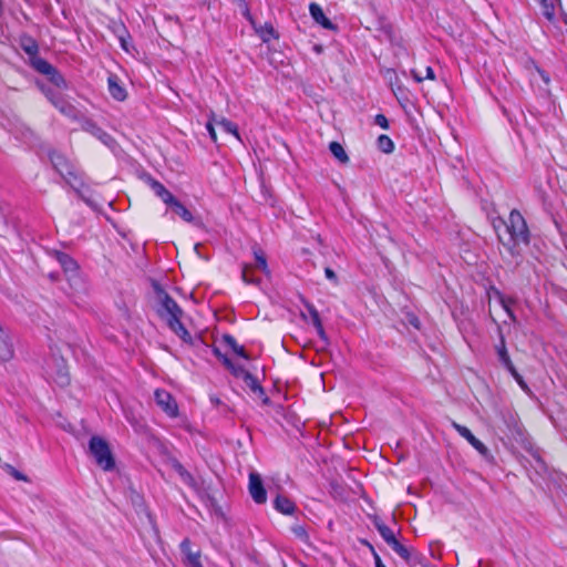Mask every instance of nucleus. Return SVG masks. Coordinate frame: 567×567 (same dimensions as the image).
<instances>
[{"label": "nucleus", "instance_id": "f257e3e1", "mask_svg": "<svg viewBox=\"0 0 567 567\" xmlns=\"http://www.w3.org/2000/svg\"><path fill=\"white\" fill-rule=\"evenodd\" d=\"M493 226L499 243L512 256L519 254L520 248L529 244L526 221L516 209L509 213L507 219H495Z\"/></svg>", "mask_w": 567, "mask_h": 567}, {"label": "nucleus", "instance_id": "f03ea898", "mask_svg": "<svg viewBox=\"0 0 567 567\" xmlns=\"http://www.w3.org/2000/svg\"><path fill=\"white\" fill-rule=\"evenodd\" d=\"M19 45L29 56V65L47 79L56 87L65 89L66 81L61 72L47 60L39 56V44L37 40L28 33H22L19 38Z\"/></svg>", "mask_w": 567, "mask_h": 567}, {"label": "nucleus", "instance_id": "7ed1b4c3", "mask_svg": "<svg viewBox=\"0 0 567 567\" xmlns=\"http://www.w3.org/2000/svg\"><path fill=\"white\" fill-rule=\"evenodd\" d=\"M157 298L159 307L157 313L162 319H165L168 327L184 341L192 340L190 333L181 322L183 310L177 302L163 289H157Z\"/></svg>", "mask_w": 567, "mask_h": 567}, {"label": "nucleus", "instance_id": "20e7f679", "mask_svg": "<svg viewBox=\"0 0 567 567\" xmlns=\"http://www.w3.org/2000/svg\"><path fill=\"white\" fill-rule=\"evenodd\" d=\"M48 157L54 168V171L70 185L73 189L78 190L84 186L82 174L73 162H71L61 152L50 148L48 151Z\"/></svg>", "mask_w": 567, "mask_h": 567}, {"label": "nucleus", "instance_id": "39448f33", "mask_svg": "<svg viewBox=\"0 0 567 567\" xmlns=\"http://www.w3.org/2000/svg\"><path fill=\"white\" fill-rule=\"evenodd\" d=\"M189 343L193 346L194 351L197 352H207L210 349L213 354H247L245 348L239 346L236 339L228 333L216 338L213 344H209L202 337L192 338Z\"/></svg>", "mask_w": 567, "mask_h": 567}, {"label": "nucleus", "instance_id": "423d86ee", "mask_svg": "<svg viewBox=\"0 0 567 567\" xmlns=\"http://www.w3.org/2000/svg\"><path fill=\"white\" fill-rule=\"evenodd\" d=\"M89 453L94 458L96 465L105 472L115 468L116 462L109 442L99 435H93L89 440Z\"/></svg>", "mask_w": 567, "mask_h": 567}, {"label": "nucleus", "instance_id": "0eeeda50", "mask_svg": "<svg viewBox=\"0 0 567 567\" xmlns=\"http://www.w3.org/2000/svg\"><path fill=\"white\" fill-rule=\"evenodd\" d=\"M373 526L383 540L406 563L411 560V553L395 536L394 532L378 516L372 518Z\"/></svg>", "mask_w": 567, "mask_h": 567}, {"label": "nucleus", "instance_id": "6e6552de", "mask_svg": "<svg viewBox=\"0 0 567 567\" xmlns=\"http://www.w3.org/2000/svg\"><path fill=\"white\" fill-rule=\"evenodd\" d=\"M223 365L237 379H241L251 392L260 386V381L243 364L235 362L231 357H217Z\"/></svg>", "mask_w": 567, "mask_h": 567}, {"label": "nucleus", "instance_id": "1a4fd4ad", "mask_svg": "<svg viewBox=\"0 0 567 567\" xmlns=\"http://www.w3.org/2000/svg\"><path fill=\"white\" fill-rule=\"evenodd\" d=\"M51 362H47L51 371H48L53 381L61 388L70 384L69 368L64 357H49Z\"/></svg>", "mask_w": 567, "mask_h": 567}, {"label": "nucleus", "instance_id": "9d476101", "mask_svg": "<svg viewBox=\"0 0 567 567\" xmlns=\"http://www.w3.org/2000/svg\"><path fill=\"white\" fill-rule=\"evenodd\" d=\"M156 404L171 417L178 414V406L174 396L164 389H157L154 392Z\"/></svg>", "mask_w": 567, "mask_h": 567}, {"label": "nucleus", "instance_id": "9b49d317", "mask_svg": "<svg viewBox=\"0 0 567 567\" xmlns=\"http://www.w3.org/2000/svg\"><path fill=\"white\" fill-rule=\"evenodd\" d=\"M248 489L251 498L256 504H264L267 501V491L264 486V481L257 472L249 474Z\"/></svg>", "mask_w": 567, "mask_h": 567}, {"label": "nucleus", "instance_id": "f8f14e48", "mask_svg": "<svg viewBox=\"0 0 567 567\" xmlns=\"http://www.w3.org/2000/svg\"><path fill=\"white\" fill-rule=\"evenodd\" d=\"M181 554L183 555L184 563L188 567H204L200 561V550H193L192 543L188 538H185L181 545Z\"/></svg>", "mask_w": 567, "mask_h": 567}, {"label": "nucleus", "instance_id": "ddd939ff", "mask_svg": "<svg viewBox=\"0 0 567 567\" xmlns=\"http://www.w3.org/2000/svg\"><path fill=\"white\" fill-rule=\"evenodd\" d=\"M167 463L179 475L181 480L190 488L197 489L198 484L195 477L184 467V465L173 455H168Z\"/></svg>", "mask_w": 567, "mask_h": 567}, {"label": "nucleus", "instance_id": "4468645a", "mask_svg": "<svg viewBox=\"0 0 567 567\" xmlns=\"http://www.w3.org/2000/svg\"><path fill=\"white\" fill-rule=\"evenodd\" d=\"M83 128L109 147H113L116 144L112 135L105 132L93 121H86L83 125Z\"/></svg>", "mask_w": 567, "mask_h": 567}, {"label": "nucleus", "instance_id": "2eb2a0df", "mask_svg": "<svg viewBox=\"0 0 567 567\" xmlns=\"http://www.w3.org/2000/svg\"><path fill=\"white\" fill-rule=\"evenodd\" d=\"M463 439H465L478 452L484 461H493V455L488 447L465 426H463Z\"/></svg>", "mask_w": 567, "mask_h": 567}, {"label": "nucleus", "instance_id": "dca6fc26", "mask_svg": "<svg viewBox=\"0 0 567 567\" xmlns=\"http://www.w3.org/2000/svg\"><path fill=\"white\" fill-rule=\"evenodd\" d=\"M309 11H310L312 19L318 24H320L323 29L333 30V31L337 30V25L334 23H332L331 20L326 17L322 8L318 3H316V2L310 3Z\"/></svg>", "mask_w": 567, "mask_h": 567}, {"label": "nucleus", "instance_id": "f3484780", "mask_svg": "<svg viewBox=\"0 0 567 567\" xmlns=\"http://www.w3.org/2000/svg\"><path fill=\"white\" fill-rule=\"evenodd\" d=\"M274 507L284 515H292L297 511L296 504L287 496L278 494L274 499Z\"/></svg>", "mask_w": 567, "mask_h": 567}, {"label": "nucleus", "instance_id": "a211bd4d", "mask_svg": "<svg viewBox=\"0 0 567 567\" xmlns=\"http://www.w3.org/2000/svg\"><path fill=\"white\" fill-rule=\"evenodd\" d=\"M147 183L155 195L159 197L164 204L167 205L175 197L161 182L156 181L152 176L147 177Z\"/></svg>", "mask_w": 567, "mask_h": 567}, {"label": "nucleus", "instance_id": "6ab92c4d", "mask_svg": "<svg viewBox=\"0 0 567 567\" xmlns=\"http://www.w3.org/2000/svg\"><path fill=\"white\" fill-rule=\"evenodd\" d=\"M109 92L111 96L116 101H124L127 97L125 87L120 83L116 75H110L107 79Z\"/></svg>", "mask_w": 567, "mask_h": 567}, {"label": "nucleus", "instance_id": "aec40b11", "mask_svg": "<svg viewBox=\"0 0 567 567\" xmlns=\"http://www.w3.org/2000/svg\"><path fill=\"white\" fill-rule=\"evenodd\" d=\"M206 506L213 509L216 516L224 517V512L216 497L209 492V486L199 492Z\"/></svg>", "mask_w": 567, "mask_h": 567}, {"label": "nucleus", "instance_id": "412c9836", "mask_svg": "<svg viewBox=\"0 0 567 567\" xmlns=\"http://www.w3.org/2000/svg\"><path fill=\"white\" fill-rule=\"evenodd\" d=\"M55 258L66 274H75L79 269L78 262L68 254L62 251L55 252Z\"/></svg>", "mask_w": 567, "mask_h": 567}, {"label": "nucleus", "instance_id": "4be33fe9", "mask_svg": "<svg viewBox=\"0 0 567 567\" xmlns=\"http://www.w3.org/2000/svg\"><path fill=\"white\" fill-rule=\"evenodd\" d=\"M167 206L183 220L187 223L193 221L194 216L192 212L188 208H186L185 205L182 204L176 197H174L173 200L167 204Z\"/></svg>", "mask_w": 567, "mask_h": 567}, {"label": "nucleus", "instance_id": "5701e85b", "mask_svg": "<svg viewBox=\"0 0 567 567\" xmlns=\"http://www.w3.org/2000/svg\"><path fill=\"white\" fill-rule=\"evenodd\" d=\"M300 301L303 305L308 315L310 316L312 324L317 328V330L319 332H322L323 328H322L320 315H319L318 310L316 309V307L313 306V303H311L309 300H307L302 296L300 297Z\"/></svg>", "mask_w": 567, "mask_h": 567}, {"label": "nucleus", "instance_id": "b1692460", "mask_svg": "<svg viewBox=\"0 0 567 567\" xmlns=\"http://www.w3.org/2000/svg\"><path fill=\"white\" fill-rule=\"evenodd\" d=\"M216 124L220 126L226 133L234 135L238 141H240V134L236 123L227 120L226 117H219L218 121H216Z\"/></svg>", "mask_w": 567, "mask_h": 567}, {"label": "nucleus", "instance_id": "393cba45", "mask_svg": "<svg viewBox=\"0 0 567 567\" xmlns=\"http://www.w3.org/2000/svg\"><path fill=\"white\" fill-rule=\"evenodd\" d=\"M542 6L543 14L548 19L553 20L555 17L556 8L559 4V0H538Z\"/></svg>", "mask_w": 567, "mask_h": 567}, {"label": "nucleus", "instance_id": "a878e982", "mask_svg": "<svg viewBox=\"0 0 567 567\" xmlns=\"http://www.w3.org/2000/svg\"><path fill=\"white\" fill-rule=\"evenodd\" d=\"M329 150L331 154L342 164H347L349 162V156L346 153L343 146L338 142H331L329 144Z\"/></svg>", "mask_w": 567, "mask_h": 567}, {"label": "nucleus", "instance_id": "bb28decb", "mask_svg": "<svg viewBox=\"0 0 567 567\" xmlns=\"http://www.w3.org/2000/svg\"><path fill=\"white\" fill-rule=\"evenodd\" d=\"M377 145L378 148L385 154H391L394 151L393 141L385 134H382L378 137Z\"/></svg>", "mask_w": 567, "mask_h": 567}, {"label": "nucleus", "instance_id": "cd10ccee", "mask_svg": "<svg viewBox=\"0 0 567 567\" xmlns=\"http://www.w3.org/2000/svg\"><path fill=\"white\" fill-rule=\"evenodd\" d=\"M252 252H254V256L256 259L257 268H259L261 271L268 274L269 270H268L267 259H266L264 251L259 247H254Z\"/></svg>", "mask_w": 567, "mask_h": 567}, {"label": "nucleus", "instance_id": "c85d7f7f", "mask_svg": "<svg viewBox=\"0 0 567 567\" xmlns=\"http://www.w3.org/2000/svg\"><path fill=\"white\" fill-rule=\"evenodd\" d=\"M241 278L246 284L258 286L261 282L259 277H255L251 275V267L249 265H244L241 269Z\"/></svg>", "mask_w": 567, "mask_h": 567}, {"label": "nucleus", "instance_id": "c756f323", "mask_svg": "<svg viewBox=\"0 0 567 567\" xmlns=\"http://www.w3.org/2000/svg\"><path fill=\"white\" fill-rule=\"evenodd\" d=\"M41 89L48 99L54 104V106L58 107L62 113H65L64 102L60 97H56V94L51 89H44V86Z\"/></svg>", "mask_w": 567, "mask_h": 567}, {"label": "nucleus", "instance_id": "7c9ffc66", "mask_svg": "<svg viewBox=\"0 0 567 567\" xmlns=\"http://www.w3.org/2000/svg\"><path fill=\"white\" fill-rule=\"evenodd\" d=\"M411 73L416 82H422L424 79L434 80L435 74L431 66L425 68V73L423 74L421 71L413 69L411 70Z\"/></svg>", "mask_w": 567, "mask_h": 567}, {"label": "nucleus", "instance_id": "2f4dec72", "mask_svg": "<svg viewBox=\"0 0 567 567\" xmlns=\"http://www.w3.org/2000/svg\"><path fill=\"white\" fill-rule=\"evenodd\" d=\"M382 32L392 44L401 45L402 39L395 34L394 29L391 24L383 25Z\"/></svg>", "mask_w": 567, "mask_h": 567}, {"label": "nucleus", "instance_id": "473e14b6", "mask_svg": "<svg viewBox=\"0 0 567 567\" xmlns=\"http://www.w3.org/2000/svg\"><path fill=\"white\" fill-rule=\"evenodd\" d=\"M3 470L10 476L16 478L17 481H21V482H28L29 481V478H28V476L25 474H23L22 472L18 471L14 466H12L10 464H4Z\"/></svg>", "mask_w": 567, "mask_h": 567}, {"label": "nucleus", "instance_id": "72a5a7b5", "mask_svg": "<svg viewBox=\"0 0 567 567\" xmlns=\"http://www.w3.org/2000/svg\"><path fill=\"white\" fill-rule=\"evenodd\" d=\"M290 529H291L292 534L298 539H300L302 542H308L309 535H308L307 529H306V527L303 525H299V524L292 525Z\"/></svg>", "mask_w": 567, "mask_h": 567}, {"label": "nucleus", "instance_id": "f704fd0d", "mask_svg": "<svg viewBox=\"0 0 567 567\" xmlns=\"http://www.w3.org/2000/svg\"><path fill=\"white\" fill-rule=\"evenodd\" d=\"M111 30L116 38L128 37V30L125 27V24L122 22H114L113 25L111 27Z\"/></svg>", "mask_w": 567, "mask_h": 567}, {"label": "nucleus", "instance_id": "c9c22d12", "mask_svg": "<svg viewBox=\"0 0 567 567\" xmlns=\"http://www.w3.org/2000/svg\"><path fill=\"white\" fill-rule=\"evenodd\" d=\"M501 359V362L503 364V367L511 372V374L514 377V379H516L518 375H520L515 365L513 364V362L511 361V357H499Z\"/></svg>", "mask_w": 567, "mask_h": 567}, {"label": "nucleus", "instance_id": "e433bc0d", "mask_svg": "<svg viewBox=\"0 0 567 567\" xmlns=\"http://www.w3.org/2000/svg\"><path fill=\"white\" fill-rule=\"evenodd\" d=\"M511 422H512V425H509L511 435L514 439L522 437L524 433H523V429H522L520 424H518V422H516V420L513 416H511Z\"/></svg>", "mask_w": 567, "mask_h": 567}, {"label": "nucleus", "instance_id": "4c0bfd02", "mask_svg": "<svg viewBox=\"0 0 567 567\" xmlns=\"http://www.w3.org/2000/svg\"><path fill=\"white\" fill-rule=\"evenodd\" d=\"M216 121H218L214 114H212L210 120L206 123V130L212 138L213 142H217V135L214 127V124H216Z\"/></svg>", "mask_w": 567, "mask_h": 567}, {"label": "nucleus", "instance_id": "58836bf2", "mask_svg": "<svg viewBox=\"0 0 567 567\" xmlns=\"http://www.w3.org/2000/svg\"><path fill=\"white\" fill-rule=\"evenodd\" d=\"M233 2H235V3H237L239 6L243 16L247 20L252 21V18H251V14H250V11H249V7H248V3L246 2V0H233Z\"/></svg>", "mask_w": 567, "mask_h": 567}, {"label": "nucleus", "instance_id": "ea45409f", "mask_svg": "<svg viewBox=\"0 0 567 567\" xmlns=\"http://www.w3.org/2000/svg\"><path fill=\"white\" fill-rule=\"evenodd\" d=\"M131 34L128 33V37H120L117 38L118 42H120V45L121 48L125 51V52H131V49H134V45L131 44Z\"/></svg>", "mask_w": 567, "mask_h": 567}, {"label": "nucleus", "instance_id": "a19ab883", "mask_svg": "<svg viewBox=\"0 0 567 567\" xmlns=\"http://www.w3.org/2000/svg\"><path fill=\"white\" fill-rule=\"evenodd\" d=\"M252 393L256 394L261 400L262 404L269 405L271 403V400L266 394V391L262 385L258 386L257 390Z\"/></svg>", "mask_w": 567, "mask_h": 567}, {"label": "nucleus", "instance_id": "79ce46f5", "mask_svg": "<svg viewBox=\"0 0 567 567\" xmlns=\"http://www.w3.org/2000/svg\"><path fill=\"white\" fill-rule=\"evenodd\" d=\"M374 123L383 130H388L390 126L389 121L384 114H377L374 117Z\"/></svg>", "mask_w": 567, "mask_h": 567}, {"label": "nucleus", "instance_id": "37998d69", "mask_svg": "<svg viewBox=\"0 0 567 567\" xmlns=\"http://www.w3.org/2000/svg\"><path fill=\"white\" fill-rule=\"evenodd\" d=\"M324 274H326V277H327L330 281H332V282H334V284H337V282H338L337 274H336L331 268L327 267V268L324 269Z\"/></svg>", "mask_w": 567, "mask_h": 567}, {"label": "nucleus", "instance_id": "c03bdc74", "mask_svg": "<svg viewBox=\"0 0 567 567\" xmlns=\"http://www.w3.org/2000/svg\"><path fill=\"white\" fill-rule=\"evenodd\" d=\"M499 305L502 309L508 315V317H513L509 305L507 301H505L503 298L499 297Z\"/></svg>", "mask_w": 567, "mask_h": 567}, {"label": "nucleus", "instance_id": "a18cd8bd", "mask_svg": "<svg viewBox=\"0 0 567 567\" xmlns=\"http://www.w3.org/2000/svg\"><path fill=\"white\" fill-rule=\"evenodd\" d=\"M537 72H538L539 76L542 78L543 82H544L546 85H548V84L550 83V78H549V75H548L545 71L539 70V69L537 70Z\"/></svg>", "mask_w": 567, "mask_h": 567}, {"label": "nucleus", "instance_id": "49530a36", "mask_svg": "<svg viewBox=\"0 0 567 567\" xmlns=\"http://www.w3.org/2000/svg\"><path fill=\"white\" fill-rule=\"evenodd\" d=\"M515 380L517 381V383L520 385V388H522L523 390H525V391H527V390H528V386H527V384L525 383V381H524V379H523V377H522V375H518Z\"/></svg>", "mask_w": 567, "mask_h": 567}, {"label": "nucleus", "instance_id": "de8ad7c7", "mask_svg": "<svg viewBox=\"0 0 567 567\" xmlns=\"http://www.w3.org/2000/svg\"><path fill=\"white\" fill-rule=\"evenodd\" d=\"M409 322H410L411 326L415 327L416 329L420 328V320L415 316H412L409 319Z\"/></svg>", "mask_w": 567, "mask_h": 567}, {"label": "nucleus", "instance_id": "09e8293b", "mask_svg": "<svg viewBox=\"0 0 567 567\" xmlns=\"http://www.w3.org/2000/svg\"><path fill=\"white\" fill-rule=\"evenodd\" d=\"M276 411H277V413L282 414L288 420V422H290V420L286 415L285 408L282 405H280V404L277 405V410Z\"/></svg>", "mask_w": 567, "mask_h": 567}, {"label": "nucleus", "instance_id": "8fccbe9b", "mask_svg": "<svg viewBox=\"0 0 567 567\" xmlns=\"http://www.w3.org/2000/svg\"><path fill=\"white\" fill-rule=\"evenodd\" d=\"M369 550L371 551V554H372V556H373V558H374V565H375V564H377V559H378V558H381V557H380V556H379V554L377 553V550H375L374 546H372V548H369Z\"/></svg>", "mask_w": 567, "mask_h": 567}, {"label": "nucleus", "instance_id": "3c124183", "mask_svg": "<svg viewBox=\"0 0 567 567\" xmlns=\"http://www.w3.org/2000/svg\"><path fill=\"white\" fill-rule=\"evenodd\" d=\"M359 542H360V544H362L363 546H365L368 548H372V546H373L369 540L363 539V538H360Z\"/></svg>", "mask_w": 567, "mask_h": 567}, {"label": "nucleus", "instance_id": "603ef678", "mask_svg": "<svg viewBox=\"0 0 567 567\" xmlns=\"http://www.w3.org/2000/svg\"><path fill=\"white\" fill-rule=\"evenodd\" d=\"M134 504H138L141 503L142 505L144 504V501H143V497L138 494H136V498L133 499Z\"/></svg>", "mask_w": 567, "mask_h": 567}, {"label": "nucleus", "instance_id": "864d4df0", "mask_svg": "<svg viewBox=\"0 0 567 567\" xmlns=\"http://www.w3.org/2000/svg\"><path fill=\"white\" fill-rule=\"evenodd\" d=\"M452 425L461 434V431H462L461 424H458L456 422H452Z\"/></svg>", "mask_w": 567, "mask_h": 567}, {"label": "nucleus", "instance_id": "5fc2aeb1", "mask_svg": "<svg viewBox=\"0 0 567 567\" xmlns=\"http://www.w3.org/2000/svg\"><path fill=\"white\" fill-rule=\"evenodd\" d=\"M452 425L461 434V431H462L461 424H458L456 422H452Z\"/></svg>", "mask_w": 567, "mask_h": 567}, {"label": "nucleus", "instance_id": "6e6d98bb", "mask_svg": "<svg viewBox=\"0 0 567 567\" xmlns=\"http://www.w3.org/2000/svg\"><path fill=\"white\" fill-rule=\"evenodd\" d=\"M375 567H386V566L383 564V561H382V559H381V558H378V559H377Z\"/></svg>", "mask_w": 567, "mask_h": 567}, {"label": "nucleus", "instance_id": "4d7b16f0", "mask_svg": "<svg viewBox=\"0 0 567 567\" xmlns=\"http://www.w3.org/2000/svg\"><path fill=\"white\" fill-rule=\"evenodd\" d=\"M267 32H269L271 35H275V29L272 28V25H269Z\"/></svg>", "mask_w": 567, "mask_h": 567}, {"label": "nucleus", "instance_id": "13d9d810", "mask_svg": "<svg viewBox=\"0 0 567 567\" xmlns=\"http://www.w3.org/2000/svg\"><path fill=\"white\" fill-rule=\"evenodd\" d=\"M315 51H316V52H318V53H320V52L322 51L321 45H316V47H315Z\"/></svg>", "mask_w": 567, "mask_h": 567}, {"label": "nucleus", "instance_id": "bf43d9fd", "mask_svg": "<svg viewBox=\"0 0 567 567\" xmlns=\"http://www.w3.org/2000/svg\"><path fill=\"white\" fill-rule=\"evenodd\" d=\"M498 354L499 355L506 354V350L504 349V347L498 350Z\"/></svg>", "mask_w": 567, "mask_h": 567}, {"label": "nucleus", "instance_id": "052dcab7", "mask_svg": "<svg viewBox=\"0 0 567 567\" xmlns=\"http://www.w3.org/2000/svg\"><path fill=\"white\" fill-rule=\"evenodd\" d=\"M388 74H393L396 78V74L393 70H388Z\"/></svg>", "mask_w": 567, "mask_h": 567}, {"label": "nucleus", "instance_id": "680f3d73", "mask_svg": "<svg viewBox=\"0 0 567 567\" xmlns=\"http://www.w3.org/2000/svg\"><path fill=\"white\" fill-rule=\"evenodd\" d=\"M0 361H1V362H6V361H7V359H6L4 357H0Z\"/></svg>", "mask_w": 567, "mask_h": 567}, {"label": "nucleus", "instance_id": "e2e57ef3", "mask_svg": "<svg viewBox=\"0 0 567 567\" xmlns=\"http://www.w3.org/2000/svg\"><path fill=\"white\" fill-rule=\"evenodd\" d=\"M147 517L150 518V520H152V515H151V513H147Z\"/></svg>", "mask_w": 567, "mask_h": 567}, {"label": "nucleus", "instance_id": "0e129e2a", "mask_svg": "<svg viewBox=\"0 0 567 567\" xmlns=\"http://www.w3.org/2000/svg\"><path fill=\"white\" fill-rule=\"evenodd\" d=\"M244 359H251L252 357H248V355H245L243 357Z\"/></svg>", "mask_w": 567, "mask_h": 567}]
</instances>
